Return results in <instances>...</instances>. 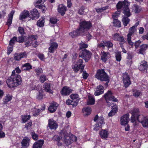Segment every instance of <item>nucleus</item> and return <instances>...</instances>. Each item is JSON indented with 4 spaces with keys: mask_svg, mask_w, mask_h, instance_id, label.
Segmentation results:
<instances>
[{
    "mask_svg": "<svg viewBox=\"0 0 148 148\" xmlns=\"http://www.w3.org/2000/svg\"><path fill=\"white\" fill-rule=\"evenodd\" d=\"M121 53V52L120 51H117L116 53L115 56L116 61L120 62L121 61L122 59V56Z\"/></svg>",
    "mask_w": 148,
    "mask_h": 148,
    "instance_id": "c03bdc74",
    "label": "nucleus"
},
{
    "mask_svg": "<svg viewBox=\"0 0 148 148\" xmlns=\"http://www.w3.org/2000/svg\"><path fill=\"white\" fill-rule=\"evenodd\" d=\"M22 78L20 75H11L7 79L6 83L8 86L10 88H15L21 85L22 82Z\"/></svg>",
    "mask_w": 148,
    "mask_h": 148,
    "instance_id": "f257e3e1",
    "label": "nucleus"
},
{
    "mask_svg": "<svg viewBox=\"0 0 148 148\" xmlns=\"http://www.w3.org/2000/svg\"><path fill=\"white\" fill-rule=\"evenodd\" d=\"M83 60L82 59H79L77 62L76 64L80 68V72H82L83 70L84 69V68L85 66V64H83Z\"/></svg>",
    "mask_w": 148,
    "mask_h": 148,
    "instance_id": "473e14b6",
    "label": "nucleus"
},
{
    "mask_svg": "<svg viewBox=\"0 0 148 148\" xmlns=\"http://www.w3.org/2000/svg\"><path fill=\"white\" fill-rule=\"evenodd\" d=\"M113 26L120 27H121V22L118 19H114L112 22Z\"/></svg>",
    "mask_w": 148,
    "mask_h": 148,
    "instance_id": "37998d69",
    "label": "nucleus"
},
{
    "mask_svg": "<svg viewBox=\"0 0 148 148\" xmlns=\"http://www.w3.org/2000/svg\"><path fill=\"white\" fill-rule=\"evenodd\" d=\"M130 3L127 0H124L123 1H119L116 5V8L117 10L122 9L123 13L124 15H127L128 16L130 15V10L129 6Z\"/></svg>",
    "mask_w": 148,
    "mask_h": 148,
    "instance_id": "7ed1b4c3",
    "label": "nucleus"
},
{
    "mask_svg": "<svg viewBox=\"0 0 148 148\" xmlns=\"http://www.w3.org/2000/svg\"><path fill=\"white\" fill-rule=\"evenodd\" d=\"M31 39L30 38H29L28 37L26 40L25 41V45L26 47H28L31 46L32 42Z\"/></svg>",
    "mask_w": 148,
    "mask_h": 148,
    "instance_id": "09e8293b",
    "label": "nucleus"
},
{
    "mask_svg": "<svg viewBox=\"0 0 148 148\" xmlns=\"http://www.w3.org/2000/svg\"><path fill=\"white\" fill-rule=\"evenodd\" d=\"M88 46L87 44L82 42L79 44V50H83V49H86V48H88Z\"/></svg>",
    "mask_w": 148,
    "mask_h": 148,
    "instance_id": "49530a36",
    "label": "nucleus"
},
{
    "mask_svg": "<svg viewBox=\"0 0 148 148\" xmlns=\"http://www.w3.org/2000/svg\"><path fill=\"white\" fill-rule=\"evenodd\" d=\"M102 128V125L97 123L95 125V127L93 129L94 130L98 131Z\"/></svg>",
    "mask_w": 148,
    "mask_h": 148,
    "instance_id": "bf43d9fd",
    "label": "nucleus"
},
{
    "mask_svg": "<svg viewBox=\"0 0 148 148\" xmlns=\"http://www.w3.org/2000/svg\"><path fill=\"white\" fill-rule=\"evenodd\" d=\"M87 103L88 105H93L95 103V99L94 96L88 95Z\"/></svg>",
    "mask_w": 148,
    "mask_h": 148,
    "instance_id": "e433bc0d",
    "label": "nucleus"
},
{
    "mask_svg": "<svg viewBox=\"0 0 148 148\" xmlns=\"http://www.w3.org/2000/svg\"><path fill=\"white\" fill-rule=\"evenodd\" d=\"M96 91L94 93L95 96H99L104 93V87L102 85H100L97 86L96 88Z\"/></svg>",
    "mask_w": 148,
    "mask_h": 148,
    "instance_id": "6ab92c4d",
    "label": "nucleus"
},
{
    "mask_svg": "<svg viewBox=\"0 0 148 148\" xmlns=\"http://www.w3.org/2000/svg\"><path fill=\"white\" fill-rule=\"evenodd\" d=\"M92 53L86 49H84L80 51L79 57L84 59L86 62H88L90 60L92 55Z\"/></svg>",
    "mask_w": 148,
    "mask_h": 148,
    "instance_id": "0eeeda50",
    "label": "nucleus"
},
{
    "mask_svg": "<svg viewBox=\"0 0 148 148\" xmlns=\"http://www.w3.org/2000/svg\"><path fill=\"white\" fill-rule=\"evenodd\" d=\"M27 56L25 52L19 53H16L14 54V59L15 61H19L21 59L26 57Z\"/></svg>",
    "mask_w": 148,
    "mask_h": 148,
    "instance_id": "ddd939ff",
    "label": "nucleus"
},
{
    "mask_svg": "<svg viewBox=\"0 0 148 148\" xmlns=\"http://www.w3.org/2000/svg\"><path fill=\"white\" fill-rule=\"evenodd\" d=\"M44 90L46 92L52 93V91L51 90V84L49 83L45 82L43 85Z\"/></svg>",
    "mask_w": 148,
    "mask_h": 148,
    "instance_id": "cd10ccee",
    "label": "nucleus"
},
{
    "mask_svg": "<svg viewBox=\"0 0 148 148\" xmlns=\"http://www.w3.org/2000/svg\"><path fill=\"white\" fill-rule=\"evenodd\" d=\"M58 45L56 42H51L50 44V47L48 48L49 52L53 53L57 50L58 47Z\"/></svg>",
    "mask_w": 148,
    "mask_h": 148,
    "instance_id": "2eb2a0df",
    "label": "nucleus"
},
{
    "mask_svg": "<svg viewBox=\"0 0 148 148\" xmlns=\"http://www.w3.org/2000/svg\"><path fill=\"white\" fill-rule=\"evenodd\" d=\"M112 38L114 40L119 42V45L121 43H125V42L123 37L117 33H115L113 35Z\"/></svg>",
    "mask_w": 148,
    "mask_h": 148,
    "instance_id": "1a4fd4ad",
    "label": "nucleus"
},
{
    "mask_svg": "<svg viewBox=\"0 0 148 148\" xmlns=\"http://www.w3.org/2000/svg\"><path fill=\"white\" fill-rule=\"evenodd\" d=\"M82 33L78 27L75 30H73L69 33V35L72 38H74L79 36Z\"/></svg>",
    "mask_w": 148,
    "mask_h": 148,
    "instance_id": "4be33fe9",
    "label": "nucleus"
},
{
    "mask_svg": "<svg viewBox=\"0 0 148 148\" xmlns=\"http://www.w3.org/2000/svg\"><path fill=\"white\" fill-rule=\"evenodd\" d=\"M40 14L37 10L36 9H33L30 11V17L32 19H36L39 17Z\"/></svg>",
    "mask_w": 148,
    "mask_h": 148,
    "instance_id": "4468645a",
    "label": "nucleus"
},
{
    "mask_svg": "<svg viewBox=\"0 0 148 148\" xmlns=\"http://www.w3.org/2000/svg\"><path fill=\"white\" fill-rule=\"evenodd\" d=\"M127 41L128 43L130 48H132L134 46V42L132 41L131 37L127 36Z\"/></svg>",
    "mask_w": 148,
    "mask_h": 148,
    "instance_id": "5fc2aeb1",
    "label": "nucleus"
},
{
    "mask_svg": "<svg viewBox=\"0 0 148 148\" xmlns=\"http://www.w3.org/2000/svg\"><path fill=\"white\" fill-rule=\"evenodd\" d=\"M95 77L101 82H106V83L104 84L105 86L106 87L108 86V83L110 81V77L104 69H98L95 75Z\"/></svg>",
    "mask_w": 148,
    "mask_h": 148,
    "instance_id": "f03ea898",
    "label": "nucleus"
},
{
    "mask_svg": "<svg viewBox=\"0 0 148 148\" xmlns=\"http://www.w3.org/2000/svg\"><path fill=\"white\" fill-rule=\"evenodd\" d=\"M45 18L44 17H42L37 21L36 25L40 27H42L44 26L45 23Z\"/></svg>",
    "mask_w": 148,
    "mask_h": 148,
    "instance_id": "58836bf2",
    "label": "nucleus"
},
{
    "mask_svg": "<svg viewBox=\"0 0 148 148\" xmlns=\"http://www.w3.org/2000/svg\"><path fill=\"white\" fill-rule=\"evenodd\" d=\"M71 98L75 101H78V103L79 101L80 98L77 94H72L70 96Z\"/></svg>",
    "mask_w": 148,
    "mask_h": 148,
    "instance_id": "ea45409f",
    "label": "nucleus"
},
{
    "mask_svg": "<svg viewBox=\"0 0 148 148\" xmlns=\"http://www.w3.org/2000/svg\"><path fill=\"white\" fill-rule=\"evenodd\" d=\"M47 78L45 75H40L39 80L41 83H43L45 81L47 80Z\"/></svg>",
    "mask_w": 148,
    "mask_h": 148,
    "instance_id": "13d9d810",
    "label": "nucleus"
},
{
    "mask_svg": "<svg viewBox=\"0 0 148 148\" xmlns=\"http://www.w3.org/2000/svg\"><path fill=\"white\" fill-rule=\"evenodd\" d=\"M123 80L125 88L127 87L131 84L130 78L128 75H127L125 77L123 78Z\"/></svg>",
    "mask_w": 148,
    "mask_h": 148,
    "instance_id": "bb28decb",
    "label": "nucleus"
},
{
    "mask_svg": "<svg viewBox=\"0 0 148 148\" xmlns=\"http://www.w3.org/2000/svg\"><path fill=\"white\" fill-rule=\"evenodd\" d=\"M15 41L17 42V37L16 36L13 37L10 41L9 45L12 46L14 44Z\"/></svg>",
    "mask_w": 148,
    "mask_h": 148,
    "instance_id": "864d4df0",
    "label": "nucleus"
},
{
    "mask_svg": "<svg viewBox=\"0 0 148 148\" xmlns=\"http://www.w3.org/2000/svg\"><path fill=\"white\" fill-rule=\"evenodd\" d=\"M120 13V12L119 11H118L113 14L112 15V18L113 19V20H114V19H117Z\"/></svg>",
    "mask_w": 148,
    "mask_h": 148,
    "instance_id": "8fccbe9b",
    "label": "nucleus"
},
{
    "mask_svg": "<svg viewBox=\"0 0 148 148\" xmlns=\"http://www.w3.org/2000/svg\"><path fill=\"white\" fill-rule=\"evenodd\" d=\"M45 1V0H37L35 4V6L37 8H42V5Z\"/></svg>",
    "mask_w": 148,
    "mask_h": 148,
    "instance_id": "c9c22d12",
    "label": "nucleus"
},
{
    "mask_svg": "<svg viewBox=\"0 0 148 148\" xmlns=\"http://www.w3.org/2000/svg\"><path fill=\"white\" fill-rule=\"evenodd\" d=\"M130 114L127 113L123 115L120 118V123L121 125L125 126L127 124L130 120Z\"/></svg>",
    "mask_w": 148,
    "mask_h": 148,
    "instance_id": "6e6552de",
    "label": "nucleus"
},
{
    "mask_svg": "<svg viewBox=\"0 0 148 148\" xmlns=\"http://www.w3.org/2000/svg\"><path fill=\"white\" fill-rule=\"evenodd\" d=\"M32 125V121L30 120L29 122H28L25 124V127L26 129V130H28L31 128Z\"/></svg>",
    "mask_w": 148,
    "mask_h": 148,
    "instance_id": "6e6d98bb",
    "label": "nucleus"
},
{
    "mask_svg": "<svg viewBox=\"0 0 148 148\" xmlns=\"http://www.w3.org/2000/svg\"><path fill=\"white\" fill-rule=\"evenodd\" d=\"M72 90L69 87L64 86L62 88L60 93L62 95L68 96L72 92Z\"/></svg>",
    "mask_w": 148,
    "mask_h": 148,
    "instance_id": "dca6fc26",
    "label": "nucleus"
},
{
    "mask_svg": "<svg viewBox=\"0 0 148 148\" xmlns=\"http://www.w3.org/2000/svg\"><path fill=\"white\" fill-rule=\"evenodd\" d=\"M31 135L33 139L34 140H36L38 139V134L35 133L34 132L32 133Z\"/></svg>",
    "mask_w": 148,
    "mask_h": 148,
    "instance_id": "0e129e2a",
    "label": "nucleus"
},
{
    "mask_svg": "<svg viewBox=\"0 0 148 148\" xmlns=\"http://www.w3.org/2000/svg\"><path fill=\"white\" fill-rule=\"evenodd\" d=\"M67 10V7L63 4H60L58 7V12L62 16H63Z\"/></svg>",
    "mask_w": 148,
    "mask_h": 148,
    "instance_id": "f8f14e48",
    "label": "nucleus"
},
{
    "mask_svg": "<svg viewBox=\"0 0 148 148\" xmlns=\"http://www.w3.org/2000/svg\"><path fill=\"white\" fill-rule=\"evenodd\" d=\"M66 105H71L73 107H76L78 105V101H75L70 99L67 100L66 102Z\"/></svg>",
    "mask_w": 148,
    "mask_h": 148,
    "instance_id": "72a5a7b5",
    "label": "nucleus"
},
{
    "mask_svg": "<svg viewBox=\"0 0 148 148\" xmlns=\"http://www.w3.org/2000/svg\"><path fill=\"white\" fill-rule=\"evenodd\" d=\"M32 112L33 115L34 116H37L39 114V113L40 111L39 109H36L34 108L32 109Z\"/></svg>",
    "mask_w": 148,
    "mask_h": 148,
    "instance_id": "a18cd8bd",
    "label": "nucleus"
},
{
    "mask_svg": "<svg viewBox=\"0 0 148 148\" xmlns=\"http://www.w3.org/2000/svg\"><path fill=\"white\" fill-rule=\"evenodd\" d=\"M59 106V104L56 102L53 101L49 103L48 110L51 113L55 112Z\"/></svg>",
    "mask_w": 148,
    "mask_h": 148,
    "instance_id": "9d476101",
    "label": "nucleus"
},
{
    "mask_svg": "<svg viewBox=\"0 0 148 148\" xmlns=\"http://www.w3.org/2000/svg\"><path fill=\"white\" fill-rule=\"evenodd\" d=\"M13 96L10 94L6 95L3 99V101L4 104H7L8 102L10 101L12 98Z\"/></svg>",
    "mask_w": 148,
    "mask_h": 148,
    "instance_id": "f704fd0d",
    "label": "nucleus"
},
{
    "mask_svg": "<svg viewBox=\"0 0 148 148\" xmlns=\"http://www.w3.org/2000/svg\"><path fill=\"white\" fill-rule=\"evenodd\" d=\"M25 36L21 35L17 38V42L19 43H23L24 41Z\"/></svg>",
    "mask_w": 148,
    "mask_h": 148,
    "instance_id": "3c124183",
    "label": "nucleus"
},
{
    "mask_svg": "<svg viewBox=\"0 0 148 148\" xmlns=\"http://www.w3.org/2000/svg\"><path fill=\"white\" fill-rule=\"evenodd\" d=\"M82 72H83V78L84 79H86L89 76V74L87 73L86 71H83H83H82Z\"/></svg>",
    "mask_w": 148,
    "mask_h": 148,
    "instance_id": "69168bd1",
    "label": "nucleus"
},
{
    "mask_svg": "<svg viewBox=\"0 0 148 148\" xmlns=\"http://www.w3.org/2000/svg\"><path fill=\"white\" fill-rule=\"evenodd\" d=\"M141 123L143 127H148V118L147 119L142 121Z\"/></svg>",
    "mask_w": 148,
    "mask_h": 148,
    "instance_id": "680f3d73",
    "label": "nucleus"
},
{
    "mask_svg": "<svg viewBox=\"0 0 148 148\" xmlns=\"http://www.w3.org/2000/svg\"><path fill=\"white\" fill-rule=\"evenodd\" d=\"M85 9V7L84 6L81 7L79 9L78 13L80 15H83L84 14V10Z\"/></svg>",
    "mask_w": 148,
    "mask_h": 148,
    "instance_id": "052dcab7",
    "label": "nucleus"
},
{
    "mask_svg": "<svg viewBox=\"0 0 148 148\" xmlns=\"http://www.w3.org/2000/svg\"><path fill=\"white\" fill-rule=\"evenodd\" d=\"M101 60L105 63L109 58L110 53L108 52H106L104 51L101 52L100 54Z\"/></svg>",
    "mask_w": 148,
    "mask_h": 148,
    "instance_id": "f3484780",
    "label": "nucleus"
},
{
    "mask_svg": "<svg viewBox=\"0 0 148 148\" xmlns=\"http://www.w3.org/2000/svg\"><path fill=\"white\" fill-rule=\"evenodd\" d=\"M148 67V65L147 62L144 60L142 62V64L139 66V71H143L147 70Z\"/></svg>",
    "mask_w": 148,
    "mask_h": 148,
    "instance_id": "2f4dec72",
    "label": "nucleus"
},
{
    "mask_svg": "<svg viewBox=\"0 0 148 148\" xmlns=\"http://www.w3.org/2000/svg\"><path fill=\"white\" fill-rule=\"evenodd\" d=\"M44 143V141L43 140H39L34 143L32 148H41Z\"/></svg>",
    "mask_w": 148,
    "mask_h": 148,
    "instance_id": "5701e85b",
    "label": "nucleus"
},
{
    "mask_svg": "<svg viewBox=\"0 0 148 148\" xmlns=\"http://www.w3.org/2000/svg\"><path fill=\"white\" fill-rule=\"evenodd\" d=\"M57 21V19L55 17H51L49 19L50 23L53 25H55L56 24Z\"/></svg>",
    "mask_w": 148,
    "mask_h": 148,
    "instance_id": "603ef678",
    "label": "nucleus"
},
{
    "mask_svg": "<svg viewBox=\"0 0 148 148\" xmlns=\"http://www.w3.org/2000/svg\"><path fill=\"white\" fill-rule=\"evenodd\" d=\"M82 111L84 115L88 116L91 113L92 110L90 108L88 107L84 108L82 109Z\"/></svg>",
    "mask_w": 148,
    "mask_h": 148,
    "instance_id": "4c0bfd02",
    "label": "nucleus"
},
{
    "mask_svg": "<svg viewBox=\"0 0 148 148\" xmlns=\"http://www.w3.org/2000/svg\"><path fill=\"white\" fill-rule=\"evenodd\" d=\"M103 97L109 107L114 104L112 102H110V101L114 102L118 101V99L114 97L113 93L111 90H108L107 92L104 94Z\"/></svg>",
    "mask_w": 148,
    "mask_h": 148,
    "instance_id": "20e7f679",
    "label": "nucleus"
},
{
    "mask_svg": "<svg viewBox=\"0 0 148 148\" xmlns=\"http://www.w3.org/2000/svg\"><path fill=\"white\" fill-rule=\"evenodd\" d=\"M18 31L19 33L22 35L25 34L24 29L22 27H19L18 28Z\"/></svg>",
    "mask_w": 148,
    "mask_h": 148,
    "instance_id": "774afa93",
    "label": "nucleus"
},
{
    "mask_svg": "<svg viewBox=\"0 0 148 148\" xmlns=\"http://www.w3.org/2000/svg\"><path fill=\"white\" fill-rule=\"evenodd\" d=\"M138 9V6L136 4H134L132 7V10L136 13L139 12Z\"/></svg>",
    "mask_w": 148,
    "mask_h": 148,
    "instance_id": "4d7b16f0",
    "label": "nucleus"
},
{
    "mask_svg": "<svg viewBox=\"0 0 148 148\" xmlns=\"http://www.w3.org/2000/svg\"><path fill=\"white\" fill-rule=\"evenodd\" d=\"M103 42L105 46L108 48H112L113 46V44L110 40H104Z\"/></svg>",
    "mask_w": 148,
    "mask_h": 148,
    "instance_id": "79ce46f5",
    "label": "nucleus"
},
{
    "mask_svg": "<svg viewBox=\"0 0 148 148\" xmlns=\"http://www.w3.org/2000/svg\"><path fill=\"white\" fill-rule=\"evenodd\" d=\"M22 116L21 121H22V123H23L26 122L31 118V116L30 115H22Z\"/></svg>",
    "mask_w": 148,
    "mask_h": 148,
    "instance_id": "a19ab883",
    "label": "nucleus"
},
{
    "mask_svg": "<svg viewBox=\"0 0 148 148\" xmlns=\"http://www.w3.org/2000/svg\"><path fill=\"white\" fill-rule=\"evenodd\" d=\"M28 17H30L29 12L27 10H25L20 14L19 17V19L20 20L23 21Z\"/></svg>",
    "mask_w": 148,
    "mask_h": 148,
    "instance_id": "aec40b11",
    "label": "nucleus"
},
{
    "mask_svg": "<svg viewBox=\"0 0 148 148\" xmlns=\"http://www.w3.org/2000/svg\"><path fill=\"white\" fill-rule=\"evenodd\" d=\"M139 49V54L144 55L145 53V51L147 49L148 47V45L143 44L140 46Z\"/></svg>",
    "mask_w": 148,
    "mask_h": 148,
    "instance_id": "c756f323",
    "label": "nucleus"
},
{
    "mask_svg": "<svg viewBox=\"0 0 148 148\" xmlns=\"http://www.w3.org/2000/svg\"><path fill=\"white\" fill-rule=\"evenodd\" d=\"M130 113L132 114L131 117V121L134 124L135 127L137 125V121L139 122V109L134 108L130 111Z\"/></svg>",
    "mask_w": 148,
    "mask_h": 148,
    "instance_id": "423d86ee",
    "label": "nucleus"
},
{
    "mask_svg": "<svg viewBox=\"0 0 148 148\" xmlns=\"http://www.w3.org/2000/svg\"><path fill=\"white\" fill-rule=\"evenodd\" d=\"M99 134L100 137L102 139L107 138L108 136V132L106 130H101L99 132Z\"/></svg>",
    "mask_w": 148,
    "mask_h": 148,
    "instance_id": "c85d7f7f",
    "label": "nucleus"
},
{
    "mask_svg": "<svg viewBox=\"0 0 148 148\" xmlns=\"http://www.w3.org/2000/svg\"><path fill=\"white\" fill-rule=\"evenodd\" d=\"M43 93V91L42 90L39 91L37 94L36 98L38 100L42 99L44 97Z\"/></svg>",
    "mask_w": 148,
    "mask_h": 148,
    "instance_id": "de8ad7c7",
    "label": "nucleus"
},
{
    "mask_svg": "<svg viewBox=\"0 0 148 148\" xmlns=\"http://www.w3.org/2000/svg\"><path fill=\"white\" fill-rule=\"evenodd\" d=\"M98 120L99 121L97 123L101 125L105 123L104 118L103 116H100Z\"/></svg>",
    "mask_w": 148,
    "mask_h": 148,
    "instance_id": "e2e57ef3",
    "label": "nucleus"
},
{
    "mask_svg": "<svg viewBox=\"0 0 148 148\" xmlns=\"http://www.w3.org/2000/svg\"><path fill=\"white\" fill-rule=\"evenodd\" d=\"M137 25H135L130 28L129 30V33L127 36L131 37L133 34L136 31V27Z\"/></svg>",
    "mask_w": 148,
    "mask_h": 148,
    "instance_id": "7c9ffc66",
    "label": "nucleus"
},
{
    "mask_svg": "<svg viewBox=\"0 0 148 148\" xmlns=\"http://www.w3.org/2000/svg\"><path fill=\"white\" fill-rule=\"evenodd\" d=\"M14 10H12L8 15V18L6 25H8V26L11 25L12 23L13 16L14 13Z\"/></svg>",
    "mask_w": 148,
    "mask_h": 148,
    "instance_id": "a878e982",
    "label": "nucleus"
},
{
    "mask_svg": "<svg viewBox=\"0 0 148 148\" xmlns=\"http://www.w3.org/2000/svg\"><path fill=\"white\" fill-rule=\"evenodd\" d=\"M92 27L91 22L90 21H87L84 20L81 21L79 23L78 28L80 30L82 33H84L86 31H87Z\"/></svg>",
    "mask_w": 148,
    "mask_h": 148,
    "instance_id": "39448f33",
    "label": "nucleus"
},
{
    "mask_svg": "<svg viewBox=\"0 0 148 148\" xmlns=\"http://www.w3.org/2000/svg\"><path fill=\"white\" fill-rule=\"evenodd\" d=\"M48 126L50 130H56L58 127V125L56 121L51 119L48 120Z\"/></svg>",
    "mask_w": 148,
    "mask_h": 148,
    "instance_id": "9b49d317",
    "label": "nucleus"
},
{
    "mask_svg": "<svg viewBox=\"0 0 148 148\" xmlns=\"http://www.w3.org/2000/svg\"><path fill=\"white\" fill-rule=\"evenodd\" d=\"M32 69V66L29 63H27L23 64L21 67L22 71H29L30 69Z\"/></svg>",
    "mask_w": 148,
    "mask_h": 148,
    "instance_id": "393cba45",
    "label": "nucleus"
},
{
    "mask_svg": "<svg viewBox=\"0 0 148 148\" xmlns=\"http://www.w3.org/2000/svg\"><path fill=\"white\" fill-rule=\"evenodd\" d=\"M30 139L27 137H25L22 140L21 142V148H27L29 145Z\"/></svg>",
    "mask_w": 148,
    "mask_h": 148,
    "instance_id": "a211bd4d",
    "label": "nucleus"
},
{
    "mask_svg": "<svg viewBox=\"0 0 148 148\" xmlns=\"http://www.w3.org/2000/svg\"><path fill=\"white\" fill-rule=\"evenodd\" d=\"M130 15L129 16H128L127 15H125L122 16V21L124 26H127V25L130 22V19L128 18V17H130L131 15L130 12Z\"/></svg>",
    "mask_w": 148,
    "mask_h": 148,
    "instance_id": "412c9836",
    "label": "nucleus"
},
{
    "mask_svg": "<svg viewBox=\"0 0 148 148\" xmlns=\"http://www.w3.org/2000/svg\"><path fill=\"white\" fill-rule=\"evenodd\" d=\"M111 106L112 107V110L108 114L109 117H111L114 115L118 111V107L116 104L114 105L113 106Z\"/></svg>",
    "mask_w": 148,
    "mask_h": 148,
    "instance_id": "b1692460",
    "label": "nucleus"
},
{
    "mask_svg": "<svg viewBox=\"0 0 148 148\" xmlns=\"http://www.w3.org/2000/svg\"><path fill=\"white\" fill-rule=\"evenodd\" d=\"M73 69L75 72H77L79 71V69H80V68L76 64L74 65L73 67Z\"/></svg>",
    "mask_w": 148,
    "mask_h": 148,
    "instance_id": "338daca9",
    "label": "nucleus"
}]
</instances>
